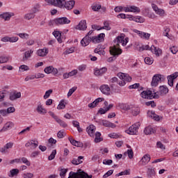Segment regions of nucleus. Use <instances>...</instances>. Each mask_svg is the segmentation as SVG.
Masks as SVG:
<instances>
[{
	"mask_svg": "<svg viewBox=\"0 0 178 178\" xmlns=\"http://www.w3.org/2000/svg\"><path fill=\"white\" fill-rule=\"evenodd\" d=\"M137 49L141 52L143 51H151L156 56H161L162 55V49L159 48H156L155 46L152 45L151 47H149V45H141L137 44L136 46Z\"/></svg>",
	"mask_w": 178,
	"mask_h": 178,
	"instance_id": "obj_1",
	"label": "nucleus"
},
{
	"mask_svg": "<svg viewBox=\"0 0 178 178\" xmlns=\"http://www.w3.org/2000/svg\"><path fill=\"white\" fill-rule=\"evenodd\" d=\"M70 20L66 17L56 18L49 22V26H60L62 24H69Z\"/></svg>",
	"mask_w": 178,
	"mask_h": 178,
	"instance_id": "obj_2",
	"label": "nucleus"
},
{
	"mask_svg": "<svg viewBox=\"0 0 178 178\" xmlns=\"http://www.w3.org/2000/svg\"><path fill=\"white\" fill-rule=\"evenodd\" d=\"M122 49L117 48L116 47H110V54L113 55L112 57H110L107 59V62H113V60H116V56H119L120 54H122Z\"/></svg>",
	"mask_w": 178,
	"mask_h": 178,
	"instance_id": "obj_3",
	"label": "nucleus"
},
{
	"mask_svg": "<svg viewBox=\"0 0 178 178\" xmlns=\"http://www.w3.org/2000/svg\"><path fill=\"white\" fill-rule=\"evenodd\" d=\"M68 178H92V176L88 175V173L81 171V170H78L77 172H70Z\"/></svg>",
	"mask_w": 178,
	"mask_h": 178,
	"instance_id": "obj_4",
	"label": "nucleus"
},
{
	"mask_svg": "<svg viewBox=\"0 0 178 178\" xmlns=\"http://www.w3.org/2000/svg\"><path fill=\"white\" fill-rule=\"evenodd\" d=\"M140 126H141V124H140V122H136L131 126L129 129L126 131V133L131 136H134L137 134L138 130L140 129Z\"/></svg>",
	"mask_w": 178,
	"mask_h": 178,
	"instance_id": "obj_5",
	"label": "nucleus"
},
{
	"mask_svg": "<svg viewBox=\"0 0 178 178\" xmlns=\"http://www.w3.org/2000/svg\"><path fill=\"white\" fill-rule=\"evenodd\" d=\"M159 81H165V76L161 74H155L152 78L151 86L152 87H156Z\"/></svg>",
	"mask_w": 178,
	"mask_h": 178,
	"instance_id": "obj_6",
	"label": "nucleus"
},
{
	"mask_svg": "<svg viewBox=\"0 0 178 178\" xmlns=\"http://www.w3.org/2000/svg\"><path fill=\"white\" fill-rule=\"evenodd\" d=\"M93 31H90L88 34L81 40V44L82 47H87L91 42V34H92Z\"/></svg>",
	"mask_w": 178,
	"mask_h": 178,
	"instance_id": "obj_7",
	"label": "nucleus"
},
{
	"mask_svg": "<svg viewBox=\"0 0 178 178\" xmlns=\"http://www.w3.org/2000/svg\"><path fill=\"white\" fill-rule=\"evenodd\" d=\"M152 8L154 10L155 13L159 15V16H161V17L165 16V10L158 8V6H156L155 3L152 4Z\"/></svg>",
	"mask_w": 178,
	"mask_h": 178,
	"instance_id": "obj_8",
	"label": "nucleus"
},
{
	"mask_svg": "<svg viewBox=\"0 0 178 178\" xmlns=\"http://www.w3.org/2000/svg\"><path fill=\"white\" fill-rule=\"evenodd\" d=\"M127 19H129V20H133L134 22H136V23H144L145 22V19L143 17L140 16H133V15H127Z\"/></svg>",
	"mask_w": 178,
	"mask_h": 178,
	"instance_id": "obj_9",
	"label": "nucleus"
},
{
	"mask_svg": "<svg viewBox=\"0 0 178 178\" xmlns=\"http://www.w3.org/2000/svg\"><path fill=\"white\" fill-rule=\"evenodd\" d=\"M124 12H133L134 13H140V12H141V10H140V8H138L136 6L124 7Z\"/></svg>",
	"mask_w": 178,
	"mask_h": 178,
	"instance_id": "obj_10",
	"label": "nucleus"
},
{
	"mask_svg": "<svg viewBox=\"0 0 178 178\" xmlns=\"http://www.w3.org/2000/svg\"><path fill=\"white\" fill-rule=\"evenodd\" d=\"M18 98H22V92L15 90L10 93L9 99L10 101H16Z\"/></svg>",
	"mask_w": 178,
	"mask_h": 178,
	"instance_id": "obj_11",
	"label": "nucleus"
},
{
	"mask_svg": "<svg viewBox=\"0 0 178 178\" xmlns=\"http://www.w3.org/2000/svg\"><path fill=\"white\" fill-rule=\"evenodd\" d=\"M178 77V72H176L171 75L167 76L168 85L170 87H173V81Z\"/></svg>",
	"mask_w": 178,
	"mask_h": 178,
	"instance_id": "obj_12",
	"label": "nucleus"
},
{
	"mask_svg": "<svg viewBox=\"0 0 178 178\" xmlns=\"http://www.w3.org/2000/svg\"><path fill=\"white\" fill-rule=\"evenodd\" d=\"M99 90L104 95H111V88L108 85H102L100 86Z\"/></svg>",
	"mask_w": 178,
	"mask_h": 178,
	"instance_id": "obj_13",
	"label": "nucleus"
},
{
	"mask_svg": "<svg viewBox=\"0 0 178 178\" xmlns=\"http://www.w3.org/2000/svg\"><path fill=\"white\" fill-rule=\"evenodd\" d=\"M76 4V1L74 0L68 1H65V4H63V7L67 10H72L73 8H74V5Z\"/></svg>",
	"mask_w": 178,
	"mask_h": 178,
	"instance_id": "obj_14",
	"label": "nucleus"
},
{
	"mask_svg": "<svg viewBox=\"0 0 178 178\" xmlns=\"http://www.w3.org/2000/svg\"><path fill=\"white\" fill-rule=\"evenodd\" d=\"M140 97L145 99H152V90H143L140 93Z\"/></svg>",
	"mask_w": 178,
	"mask_h": 178,
	"instance_id": "obj_15",
	"label": "nucleus"
},
{
	"mask_svg": "<svg viewBox=\"0 0 178 178\" xmlns=\"http://www.w3.org/2000/svg\"><path fill=\"white\" fill-rule=\"evenodd\" d=\"M149 161H151V156L149 154H146L142 157V159L140 160V165L142 166H145Z\"/></svg>",
	"mask_w": 178,
	"mask_h": 178,
	"instance_id": "obj_16",
	"label": "nucleus"
},
{
	"mask_svg": "<svg viewBox=\"0 0 178 178\" xmlns=\"http://www.w3.org/2000/svg\"><path fill=\"white\" fill-rule=\"evenodd\" d=\"M14 126H15V124H13V122H8L4 124L3 128L0 130V132L4 133V131H8V130H10V129H12V127H13Z\"/></svg>",
	"mask_w": 178,
	"mask_h": 178,
	"instance_id": "obj_17",
	"label": "nucleus"
},
{
	"mask_svg": "<svg viewBox=\"0 0 178 178\" xmlns=\"http://www.w3.org/2000/svg\"><path fill=\"white\" fill-rule=\"evenodd\" d=\"M44 72H46L47 74H50V73H52V74H58V69L54 67L53 66L45 67Z\"/></svg>",
	"mask_w": 178,
	"mask_h": 178,
	"instance_id": "obj_18",
	"label": "nucleus"
},
{
	"mask_svg": "<svg viewBox=\"0 0 178 178\" xmlns=\"http://www.w3.org/2000/svg\"><path fill=\"white\" fill-rule=\"evenodd\" d=\"M126 81L127 83H130L131 81V76H129L128 74H124V79L122 81H120L118 82V84L119 86H126Z\"/></svg>",
	"mask_w": 178,
	"mask_h": 178,
	"instance_id": "obj_19",
	"label": "nucleus"
},
{
	"mask_svg": "<svg viewBox=\"0 0 178 178\" xmlns=\"http://www.w3.org/2000/svg\"><path fill=\"white\" fill-rule=\"evenodd\" d=\"M13 16H15V13L9 12H6L0 15V17L6 21L10 20V17H13Z\"/></svg>",
	"mask_w": 178,
	"mask_h": 178,
	"instance_id": "obj_20",
	"label": "nucleus"
},
{
	"mask_svg": "<svg viewBox=\"0 0 178 178\" xmlns=\"http://www.w3.org/2000/svg\"><path fill=\"white\" fill-rule=\"evenodd\" d=\"M10 148H13V143L12 142L8 143L3 147H1L0 152L6 154L8 149H10Z\"/></svg>",
	"mask_w": 178,
	"mask_h": 178,
	"instance_id": "obj_21",
	"label": "nucleus"
},
{
	"mask_svg": "<svg viewBox=\"0 0 178 178\" xmlns=\"http://www.w3.org/2000/svg\"><path fill=\"white\" fill-rule=\"evenodd\" d=\"M95 130L96 128L94 125H90L86 128V131L90 137H94V136H95Z\"/></svg>",
	"mask_w": 178,
	"mask_h": 178,
	"instance_id": "obj_22",
	"label": "nucleus"
},
{
	"mask_svg": "<svg viewBox=\"0 0 178 178\" xmlns=\"http://www.w3.org/2000/svg\"><path fill=\"white\" fill-rule=\"evenodd\" d=\"M123 40H124V37L123 36H118L114 40V46L115 47V48H119L118 47H119L120 44H122V45H123Z\"/></svg>",
	"mask_w": 178,
	"mask_h": 178,
	"instance_id": "obj_23",
	"label": "nucleus"
},
{
	"mask_svg": "<svg viewBox=\"0 0 178 178\" xmlns=\"http://www.w3.org/2000/svg\"><path fill=\"white\" fill-rule=\"evenodd\" d=\"M76 30H87V22L86 20H81L76 27Z\"/></svg>",
	"mask_w": 178,
	"mask_h": 178,
	"instance_id": "obj_24",
	"label": "nucleus"
},
{
	"mask_svg": "<svg viewBox=\"0 0 178 178\" xmlns=\"http://www.w3.org/2000/svg\"><path fill=\"white\" fill-rule=\"evenodd\" d=\"M147 115L149 116V118H151L152 119L156 120V122H159L161 120L159 115H156V113H155V111H148Z\"/></svg>",
	"mask_w": 178,
	"mask_h": 178,
	"instance_id": "obj_25",
	"label": "nucleus"
},
{
	"mask_svg": "<svg viewBox=\"0 0 178 178\" xmlns=\"http://www.w3.org/2000/svg\"><path fill=\"white\" fill-rule=\"evenodd\" d=\"M106 72H108V68L102 67L101 69L95 70L94 74L95 76H102L103 74H105Z\"/></svg>",
	"mask_w": 178,
	"mask_h": 178,
	"instance_id": "obj_26",
	"label": "nucleus"
},
{
	"mask_svg": "<svg viewBox=\"0 0 178 178\" xmlns=\"http://www.w3.org/2000/svg\"><path fill=\"white\" fill-rule=\"evenodd\" d=\"M105 99L99 97L96 99L93 102L88 104L89 108H95L97 105H98L99 102H102V101H104Z\"/></svg>",
	"mask_w": 178,
	"mask_h": 178,
	"instance_id": "obj_27",
	"label": "nucleus"
},
{
	"mask_svg": "<svg viewBox=\"0 0 178 178\" xmlns=\"http://www.w3.org/2000/svg\"><path fill=\"white\" fill-rule=\"evenodd\" d=\"M37 55L38 56H47L48 55V49H40L37 51Z\"/></svg>",
	"mask_w": 178,
	"mask_h": 178,
	"instance_id": "obj_28",
	"label": "nucleus"
},
{
	"mask_svg": "<svg viewBox=\"0 0 178 178\" xmlns=\"http://www.w3.org/2000/svg\"><path fill=\"white\" fill-rule=\"evenodd\" d=\"M144 133L145 134H146V136H148L149 134H154V133H156V131L154 128H152V127L149 126L145 128Z\"/></svg>",
	"mask_w": 178,
	"mask_h": 178,
	"instance_id": "obj_29",
	"label": "nucleus"
},
{
	"mask_svg": "<svg viewBox=\"0 0 178 178\" xmlns=\"http://www.w3.org/2000/svg\"><path fill=\"white\" fill-rule=\"evenodd\" d=\"M53 35H54L55 38L57 39L58 42H59V44H62V38L60 37H62V33H60L58 31H54L53 32Z\"/></svg>",
	"mask_w": 178,
	"mask_h": 178,
	"instance_id": "obj_30",
	"label": "nucleus"
},
{
	"mask_svg": "<svg viewBox=\"0 0 178 178\" xmlns=\"http://www.w3.org/2000/svg\"><path fill=\"white\" fill-rule=\"evenodd\" d=\"M102 124L105 127H111V129H115V127H116V124H115L108 120H102Z\"/></svg>",
	"mask_w": 178,
	"mask_h": 178,
	"instance_id": "obj_31",
	"label": "nucleus"
},
{
	"mask_svg": "<svg viewBox=\"0 0 178 178\" xmlns=\"http://www.w3.org/2000/svg\"><path fill=\"white\" fill-rule=\"evenodd\" d=\"M159 94L160 95H166L169 92V89L165 86H160Z\"/></svg>",
	"mask_w": 178,
	"mask_h": 178,
	"instance_id": "obj_32",
	"label": "nucleus"
},
{
	"mask_svg": "<svg viewBox=\"0 0 178 178\" xmlns=\"http://www.w3.org/2000/svg\"><path fill=\"white\" fill-rule=\"evenodd\" d=\"M77 74V70H74L70 72L65 73L63 74V79H69L70 77H72V76H76Z\"/></svg>",
	"mask_w": 178,
	"mask_h": 178,
	"instance_id": "obj_33",
	"label": "nucleus"
},
{
	"mask_svg": "<svg viewBox=\"0 0 178 178\" xmlns=\"http://www.w3.org/2000/svg\"><path fill=\"white\" fill-rule=\"evenodd\" d=\"M147 175L149 178L154 177L155 176V169L147 168Z\"/></svg>",
	"mask_w": 178,
	"mask_h": 178,
	"instance_id": "obj_34",
	"label": "nucleus"
},
{
	"mask_svg": "<svg viewBox=\"0 0 178 178\" xmlns=\"http://www.w3.org/2000/svg\"><path fill=\"white\" fill-rule=\"evenodd\" d=\"M34 17H35V15L31 13H28L24 16L25 20H31V19H34Z\"/></svg>",
	"mask_w": 178,
	"mask_h": 178,
	"instance_id": "obj_35",
	"label": "nucleus"
},
{
	"mask_svg": "<svg viewBox=\"0 0 178 178\" xmlns=\"http://www.w3.org/2000/svg\"><path fill=\"white\" fill-rule=\"evenodd\" d=\"M37 111L38 113H40L41 115H45V113H47V110H45L41 104L38 106Z\"/></svg>",
	"mask_w": 178,
	"mask_h": 178,
	"instance_id": "obj_36",
	"label": "nucleus"
},
{
	"mask_svg": "<svg viewBox=\"0 0 178 178\" xmlns=\"http://www.w3.org/2000/svg\"><path fill=\"white\" fill-rule=\"evenodd\" d=\"M33 52H34V51H33V50L26 51L24 53V56L23 57V60H27V59H29V58H31V54H33Z\"/></svg>",
	"mask_w": 178,
	"mask_h": 178,
	"instance_id": "obj_37",
	"label": "nucleus"
},
{
	"mask_svg": "<svg viewBox=\"0 0 178 178\" xmlns=\"http://www.w3.org/2000/svg\"><path fill=\"white\" fill-rule=\"evenodd\" d=\"M118 107L120 109H122V111H129L130 109V106H129V104H118Z\"/></svg>",
	"mask_w": 178,
	"mask_h": 178,
	"instance_id": "obj_38",
	"label": "nucleus"
},
{
	"mask_svg": "<svg viewBox=\"0 0 178 178\" xmlns=\"http://www.w3.org/2000/svg\"><path fill=\"white\" fill-rule=\"evenodd\" d=\"M66 108V102L64 99L61 100L57 106V109H65Z\"/></svg>",
	"mask_w": 178,
	"mask_h": 178,
	"instance_id": "obj_39",
	"label": "nucleus"
},
{
	"mask_svg": "<svg viewBox=\"0 0 178 178\" xmlns=\"http://www.w3.org/2000/svg\"><path fill=\"white\" fill-rule=\"evenodd\" d=\"M130 175V170H125L118 174H116V177H119V176H129Z\"/></svg>",
	"mask_w": 178,
	"mask_h": 178,
	"instance_id": "obj_40",
	"label": "nucleus"
},
{
	"mask_svg": "<svg viewBox=\"0 0 178 178\" xmlns=\"http://www.w3.org/2000/svg\"><path fill=\"white\" fill-rule=\"evenodd\" d=\"M101 141H102V138H101L100 132H96L95 133V143H101Z\"/></svg>",
	"mask_w": 178,
	"mask_h": 178,
	"instance_id": "obj_41",
	"label": "nucleus"
},
{
	"mask_svg": "<svg viewBox=\"0 0 178 178\" xmlns=\"http://www.w3.org/2000/svg\"><path fill=\"white\" fill-rule=\"evenodd\" d=\"M129 88L130 90H132V89H136V88H139V90L141 91L143 90V87H140V83H135L134 85H131L129 86Z\"/></svg>",
	"mask_w": 178,
	"mask_h": 178,
	"instance_id": "obj_42",
	"label": "nucleus"
},
{
	"mask_svg": "<svg viewBox=\"0 0 178 178\" xmlns=\"http://www.w3.org/2000/svg\"><path fill=\"white\" fill-rule=\"evenodd\" d=\"M10 175H9L10 177H13L17 175V174L19 173V169L14 168L10 171Z\"/></svg>",
	"mask_w": 178,
	"mask_h": 178,
	"instance_id": "obj_43",
	"label": "nucleus"
},
{
	"mask_svg": "<svg viewBox=\"0 0 178 178\" xmlns=\"http://www.w3.org/2000/svg\"><path fill=\"white\" fill-rule=\"evenodd\" d=\"M66 0H56V5L58 8H63V2Z\"/></svg>",
	"mask_w": 178,
	"mask_h": 178,
	"instance_id": "obj_44",
	"label": "nucleus"
},
{
	"mask_svg": "<svg viewBox=\"0 0 178 178\" xmlns=\"http://www.w3.org/2000/svg\"><path fill=\"white\" fill-rule=\"evenodd\" d=\"M100 30H107L109 31L111 30V26H109V23L108 22H104V26L100 28Z\"/></svg>",
	"mask_w": 178,
	"mask_h": 178,
	"instance_id": "obj_45",
	"label": "nucleus"
},
{
	"mask_svg": "<svg viewBox=\"0 0 178 178\" xmlns=\"http://www.w3.org/2000/svg\"><path fill=\"white\" fill-rule=\"evenodd\" d=\"M66 173H67V169L61 168L60 170V176L61 178H65V176H66Z\"/></svg>",
	"mask_w": 178,
	"mask_h": 178,
	"instance_id": "obj_46",
	"label": "nucleus"
},
{
	"mask_svg": "<svg viewBox=\"0 0 178 178\" xmlns=\"http://www.w3.org/2000/svg\"><path fill=\"white\" fill-rule=\"evenodd\" d=\"M17 35L20 37V38L25 39V40H29V37H30V35L29 33H18Z\"/></svg>",
	"mask_w": 178,
	"mask_h": 178,
	"instance_id": "obj_47",
	"label": "nucleus"
},
{
	"mask_svg": "<svg viewBox=\"0 0 178 178\" xmlns=\"http://www.w3.org/2000/svg\"><path fill=\"white\" fill-rule=\"evenodd\" d=\"M53 90L52 89H49V90H47L44 95L43 96V98L44 99H47V98H49V96L51 95V94H52Z\"/></svg>",
	"mask_w": 178,
	"mask_h": 178,
	"instance_id": "obj_48",
	"label": "nucleus"
},
{
	"mask_svg": "<svg viewBox=\"0 0 178 178\" xmlns=\"http://www.w3.org/2000/svg\"><path fill=\"white\" fill-rule=\"evenodd\" d=\"M56 155V149L52 151L51 154L49 156L48 159L49 161H52L55 159V156Z\"/></svg>",
	"mask_w": 178,
	"mask_h": 178,
	"instance_id": "obj_49",
	"label": "nucleus"
},
{
	"mask_svg": "<svg viewBox=\"0 0 178 178\" xmlns=\"http://www.w3.org/2000/svg\"><path fill=\"white\" fill-rule=\"evenodd\" d=\"M144 60L146 65H152V63H154V60L151 59L149 57L145 58Z\"/></svg>",
	"mask_w": 178,
	"mask_h": 178,
	"instance_id": "obj_50",
	"label": "nucleus"
},
{
	"mask_svg": "<svg viewBox=\"0 0 178 178\" xmlns=\"http://www.w3.org/2000/svg\"><path fill=\"white\" fill-rule=\"evenodd\" d=\"M140 114V108H134L132 109V115L133 116H137V115Z\"/></svg>",
	"mask_w": 178,
	"mask_h": 178,
	"instance_id": "obj_51",
	"label": "nucleus"
},
{
	"mask_svg": "<svg viewBox=\"0 0 178 178\" xmlns=\"http://www.w3.org/2000/svg\"><path fill=\"white\" fill-rule=\"evenodd\" d=\"M92 10H94V12H98V10H99V9H101V5L93 4L92 6Z\"/></svg>",
	"mask_w": 178,
	"mask_h": 178,
	"instance_id": "obj_52",
	"label": "nucleus"
},
{
	"mask_svg": "<svg viewBox=\"0 0 178 178\" xmlns=\"http://www.w3.org/2000/svg\"><path fill=\"white\" fill-rule=\"evenodd\" d=\"M57 123H58V124H60V126H61V127H67V124H66V122H65V121L62 120H57Z\"/></svg>",
	"mask_w": 178,
	"mask_h": 178,
	"instance_id": "obj_53",
	"label": "nucleus"
},
{
	"mask_svg": "<svg viewBox=\"0 0 178 178\" xmlns=\"http://www.w3.org/2000/svg\"><path fill=\"white\" fill-rule=\"evenodd\" d=\"M170 51L173 54V55H176V54L178 52V48L176 46H173L170 48Z\"/></svg>",
	"mask_w": 178,
	"mask_h": 178,
	"instance_id": "obj_54",
	"label": "nucleus"
},
{
	"mask_svg": "<svg viewBox=\"0 0 178 178\" xmlns=\"http://www.w3.org/2000/svg\"><path fill=\"white\" fill-rule=\"evenodd\" d=\"M115 12H116L117 13H119L120 12H123V10H124V7L123 6H116L114 8Z\"/></svg>",
	"mask_w": 178,
	"mask_h": 178,
	"instance_id": "obj_55",
	"label": "nucleus"
},
{
	"mask_svg": "<svg viewBox=\"0 0 178 178\" xmlns=\"http://www.w3.org/2000/svg\"><path fill=\"white\" fill-rule=\"evenodd\" d=\"M21 161L23 162V163H25L26 166H30V165H31V163H30V161L26 157H22Z\"/></svg>",
	"mask_w": 178,
	"mask_h": 178,
	"instance_id": "obj_56",
	"label": "nucleus"
},
{
	"mask_svg": "<svg viewBox=\"0 0 178 178\" xmlns=\"http://www.w3.org/2000/svg\"><path fill=\"white\" fill-rule=\"evenodd\" d=\"M65 131L63 130H61V131H59L58 133H57V137L58 138H63V137H65Z\"/></svg>",
	"mask_w": 178,
	"mask_h": 178,
	"instance_id": "obj_57",
	"label": "nucleus"
},
{
	"mask_svg": "<svg viewBox=\"0 0 178 178\" xmlns=\"http://www.w3.org/2000/svg\"><path fill=\"white\" fill-rule=\"evenodd\" d=\"M9 60V58L7 56H1L0 57V63H6Z\"/></svg>",
	"mask_w": 178,
	"mask_h": 178,
	"instance_id": "obj_58",
	"label": "nucleus"
},
{
	"mask_svg": "<svg viewBox=\"0 0 178 178\" xmlns=\"http://www.w3.org/2000/svg\"><path fill=\"white\" fill-rule=\"evenodd\" d=\"M127 154L129 159H132V158L134 156V153L133 152V149H128L127 151Z\"/></svg>",
	"mask_w": 178,
	"mask_h": 178,
	"instance_id": "obj_59",
	"label": "nucleus"
},
{
	"mask_svg": "<svg viewBox=\"0 0 178 178\" xmlns=\"http://www.w3.org/2000/svg\"><path fill=\"white\" fill-rule=\"evenodd\" d=\"M145 105L147 106H151L152 108H155V106H156V104L154 101L147 102L145 103Z\"/></svg>",
	"mask_w": 178,
	"mask_h": 178,
	"instance_id": "obj_60",
	"label": "nucleus"
},
{
	"mask_svg": "<svg viewBox=\"0 0 178 178\" xmlns=\"http://www.w3.org/2000/svg\"><path fill=\"white\" fill-rule=\"evenodd\" d=\"M97 40H99V42L104 41V38H105V33H100L97 36Z\"/></svg>",
	"mask_w": 178,
	"mask_h": 178,
	"instance_id": "obj_61",
	"label": "nucleus"
},
{
	"mask_svg": "<svg viewBox=\"0 0 178 178\" xmlns=\"http://www.w3.org/2000/svg\"><path fill=\"white\" fill-rule=\"evenodd\" d=\"M76 90H77V87H73L72 88L70 89L67 93V97H72V95L73 92H74V91H76Z\"/></svg>",
	"mask_w": 178,
	"mask_h": 178,
	"instance_id": "obj_62",
	"label": "nucleus"
},
{
	"mask_svg": "<svg viewBox=\"0 0 178 178\" xmlns=\"http://www.w3.org/2000/svg\"><path fill=\"white\" fill-rule=\"evenodd\" d=\"M23 177L24 178H33V177H34V175L31 172H27V173H24L23 175Z\"/></svg>",
	"mask_w": 178,
	"mask_h": 178,
	"instance_id": "obj_63",
	"label": "nucleus"
},
{
	"mask_svg": "<svg viewBox=\"0 0 178 178\" xmlns=\"http://www.w3.org/2000/svg\"><path fill=\"white\" fill-rule=\"evenodd\" d=\"M19 41L18 37H9V42H17Z\"/></svg>",
	"mask_w": 178,
	"mask_h": 178,
	"instance_id": "obj_64",
	"label": "nucleus"
}]
</instances>
